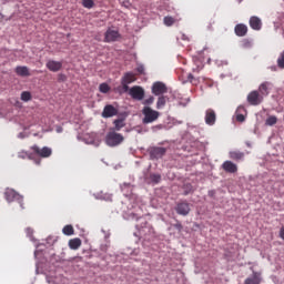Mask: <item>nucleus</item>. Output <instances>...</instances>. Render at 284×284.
<instances>
[{"mask_svg": "<svg viewBox=\"0 0 284 284\" xmlns=\"http://www.w3.org/2000/svg\"><path fill=\"white\" fill-rule=\"evenodd\" d=\"M142 123L143 125H150V123H154V121H159V116H161V112L150 108V106H144L142 109Z\"/></svg>", "mask_w": 284, "mask_h": 284, "instance_id": "f257e3e1", "label": "nucleus"}, {"mask_svg": "<svg viewBox=\"0 0 284 284\" xmlns=\"http://www.w3.org/2000/svg\"><path fill=\"white\" fill-rule=\"evenodd\" d=\"M124 138L121 133L109 132L105 138L106 145L110 148H116V145H121L123 143Z\"/></svg>", "mask_w": 284, "mask_h": 284, "instance_id": "f03ea898", "label": "nucleus"}, {"mask_svg": "<svg viewBox=\"0 0 284 284\" xmlns=\"http://www.w3.org/2000/svg\"><path fill=\"white\" fill-rule=\"evenodd\" d=\"M31 150L33 154H37V156H40L41 159H50L52 156V149L49 146L39 148V145L34 144L31 146Z\"/></svg>", "mask_w": 284, "mask_h": 284, "instance_id": "7ed1b4c3", "label": "nucleus"}, {"mask_svg": "<svg viewBox=\"0 0 284 284\" xmlns=\"http://www.w3.org/2000/svg\"><path fill=\"white\" fill-rule=\"evenodd\" d=\"M4 196L9 203H12V201H18V203H20V206L23 207V196L17 193V191L12 189H7L4 192Z\"/></svg>", "mask_w": 284, "mask_h": 284, "instance_id": "20e7f679", "label": "nucleus"}, {"mask_svg": "<svg viewBox=\"0 0 284 284\" xmlns=\"http://www.w3.org/2000/svg\"><path fill=\"white\" fill-rule=\"evenodd\" d=\"M129 94L135 101H143V99H145V90H143V87H139V85L132 87L129 90Z\"/></svg>", "mask_w": 284, "mask_h": 284, "instance_id": "39448f33", "label": "nucleus"}, {"mask_svg": "<svg viewBox=\"0 0 284 284\" xmlns=\"http://www.w3.org/2000/svg\"><path fill=\"white\" fill-rule=\"evenodd\" d=\"M151 91L155 97H161L163 94H168V85L158 81L153 83Z\"/></svg>", "mask_w": 284, "mask_h": 284, "instance_id": "423d86ee", "label": "nucleus"}, {"mask_svg": "<svg viewBox=\"0 0 284 284\" xmlns=\"http://www.w3.org/2000/svg\"><path fill=\"white\" fill-rule=\"evenodd\" d=\"M247 102L250 105H261L263 103V95L258 91H252L247 95Z\"/></svg>", "mask_w": 284, "mask_h": 284, "instance_id": "0eeeda50", "label": "nucleus"}, {"mask_svg": "<svg viewBox=\"0 0 284 284\" xmlns=\"http://www.w3.org/2000/svg\"><path fill=\"white\" fill-rule=\"evenodd\" d=\"M116 114H119V110L112 104H106L102 111L103 119H112V116H116Z\"/></svg>", "mask_w": 284, "mask_h": 284, "instance_id": "6e6552de", "label": "nucleus"}, {"mask_svg": "<svg viewBox=\"0 0 284 284\" xmlns=\"http://www.w3.org/2000/svg\"><path fill=\"white\" fill-rule=\"evenodd\" d=\"M222 170L227 172V174H236V172H239V166L234 162L227 160L223 162Z\"/></svg>", "mask_w": 284, "mask_h": 284, "instance_id": "1a4fd4ad", "label": "nucleus"}, {"mask_svg": "<svg viewBox=\"0 0 284 284\" xmlns=\"http://www.w3.org/2000/svg\"><path fill=\"white\" fill-rule=\"evenodd\" d=\"M175 212L181 216H187L190 214V203L180 202L175 207Z\"/></svg>", "mask_w": 284, "mask_h": 284, "instance_id": "9d476101", "label": "nucleus"}, {"mask_svg": "<svg viewBox=\"0 0 284 284\" xmlns=\"http://www.w3.org/2000/svg\"><path fill=\"white\" fill-rule=\"evenodd\" d=\"M119 37H121V34H119V31L108 29L105 32V36H104V41H105V43H112V42L116 41L119 39Z\"/></svg>", "mask_w": 284, "mask_h": 284, "instance_id": "9b49d317", "label": "nucleus"}, {"mask_svg": "<svg viewBox=\"0 0 284 284\" xmlns=\"http://www.w3.org/2000/svg\"><path fill=\"white\" fill-rule=\"evenodd\" d=\"M205 123L206 125H214L216 123V111L214 109H207L205 111Z\"/></svg>", "mask_w": 284, "mask_h": 284, "instance_id": "f8f14e48", "label": "nucleus"}, {"mask_svg": "<svg viewBox=\"0 0 284 284\" xmlns=\"http://www.w3.org/2000/svg\"><path fill=\"white\" fill-rule=\"evenodd\" d=\"M45 65L50 72H59L63 68V62L49 60Z\"/></svg>", "mask_w": 284, "mask_h": 284, "instance_id": "ddd939ff", "label": "nucleus"}, {"mask_svg": "<svg viewBox=\"0 0 284 284\" xmlns=\"http://www.w3.org/2000/svg\"><path fill=\"white\" fill-rule=\"evenodd\" d=\"M165 152H168V150L163 146L153 148L151 150V158L152 159H163V156H165Z\"/></svg>", "mask_w": 284, "mask_h": 284, "instance_id": "4468645a", "label": "nucleus"}, {"mask_svg": "<svg viewBox=\"0 0 284 284\" xmlns=\"http://www.w3.org/2000/svg\"><path fill=\"white\" fill-rule=\"evenodd\" d=\"M248 23L252 30H261L263 28V22L256 16L251 17Z\"/></svg>", "mask_w": 284, "mask_h": 284, "instance_id": "2eb2a0df", "label": "nucleus"}, {"mask_svg": "<svg viewBox=\"0 0 284 284\" xmlns=\"http://www.w3.org/2000/svg\"><path fill=\"white\" fill-rule=\"evenodd\" d=\"M261 273L253 272V275L244 281V284H261Z\"/></svg>", "mask_w": 284, "mask_h": 284, "instance_id": "dca6fc26", "label": "nucleus"}, {"mask_svg": "<svg viewBox=\"0 0 284 284\" xmlns=\"http://www.w3.org/2000/svg\"><path fill=\"white\" fill-rule=\"evenodd\" d=\"M236 37H245L247 34V27L244 23H239L234 28Z\"/></svg>", "mask_w": 284, "mask_h": 284, "instance_id": "f3484780", "label": "nucleus"}, {"mask_svg": "<svg viewBox=\"0 0 284 284\" xmlns=\"http://www.w3.org/2000/svg\"><path fill=\"white\" fill-rule=\"evenodd\" d=\"M230 159H232L233 161H243L245 153L241 152V151H231L229 153Z\"/></svg>", "mask_w": 284, "mask_h": 284, "instance_id": "a211bd4d", "label": "nucleus"}, {"mask_svg": "<svg viewBox=\"0 0 284 284\" xmlns=\"http://www.w3.org/2000/svg\"><path fill=\"white\" fill-rule=\"evenodd\" d=\"M16 74H18V77H30V69H28V67H17Z\"/></svg>", "mask_w": 284, "mask_h": 284, "instance_id": "6ab92c4d", "label": "nucleus"}, {"mask_svg": "<svg viewBox=\"0 0 284 284\" xmlns=\"http://www.w3.org/2000/svg\"><path fill=\"white\" fill-rule=\"evenodd\" d=\"M122 81H124V83H134V81H136V74L132 73V72H126L123 78Z\"/></svg>", "mask_w": 284, "mask_h": 284, "instance_id": "aec40b11", "label": "nucleus"}, {"mask_svg": "<svg viewBox=\"0 0 284 284\" xmlns=\"http://www.w3.org/2000/svg\"><path fill=\"white\" fill-rule=\"evenodd\" d=\"M166 103H168V97L160 95L158 98V102H156V110H163V108H165Z\"/></svg>", "mask_w": 284, "mask_h": 284, "instance_id": "412c9836", "label": "nucleus"}, {"mask_svg": "<svg viewBox=\"0 0 284 284\" xmlns=\"http://www.w3.org/2000/svg\"><path fill=\"white\" fill-rule=\"evenodd\" d=\"M81 246V239L75 237L69 241L70 250H79Z\"/></svg>", "mask_w": 284, "mask_h": 284, "instance_id": "4be33fe9", "label": "nucleus"}, {"mask_svg": "<svg viewBox=\"0 0 284 284\" xmlns=\"http://www.w3.org/2000/svg\"><path fill=\"white\" fill-rule=\"evenodd\" d=\"M113 124H114V130H116V132H119L121 129L125 128V122L123 121V119L114 120Z\"/></svg>", "mask_w": 284, "mask_h": 284, "instance_id": "5701e85b", "label": "nucleus"}, {"mask_svg": "<svg viewBox=\"0 0 284 284\" xmlns=\"http://www.w3.org/2000/svg\"><path fill=\"white\" fill-rule=\"evenodd\" d=\"M62 233L65 235V236H72L74 234V226L72 225H65L63 229H62Z\"/></svg>", "mask_w": 284, "mask_h": 284, "instance_id": "b1692460", "label": "nucleus"}, {"mask_svg": "<svg viewBox=\"0 0 284 284\" xmlns=\"http://www.w3.org/2000/svg\"><path fill=\"white\" fill-rule=\"evenodd\" d=\"M276 123H278V118H276V115H270L266 121H265V125H276Z\"/></svg>", "mask_w": 284, "mask_h": 284, "instance_id": "393cba45", "label": "nucleus"}, {"mask_svg": "<svg viewBox=\"0 0 284 284\" xmlns=\"http://www.w3.org/2000/svg\"><path fill=\"white\" fill-rule=\"evenodd\" d=\"M82 6L88 10H92L94 8V0H82Z\"/></svg>", "mask_w": 284, "mask_h": 284, "instance_id": "a878e982", "label": "nucleus"}, {"mask_svg": "<svg viewBox=\"0 0 284 284\" xmlns=\"http://www.w3.org/2000/svg\"><path fill=\"white\" fill-rule=\"evenodd\" d=\"M32 100V93H30L29 91H24L21 93V101H31Z\"/></svg>", "mask_w": 284, "mask_h": 284, "instance_id": "bb28decb", "label": "nucleus"}, {"mask_svg": "<svg viewBox=\"0 0 284 284\" xmlns=\"http://www.w3.org/2000/svg\"><path fill=\"white\" fill-rule=\"evenodd\" d=\"M164 24H166L168 27L170 26H174V23L176 22V20L173 17H164Z\"/></svg>", "mask_w": 284, "mask_h": 284, "instance_id": "cd10ccee", "label": "nucleus"}, {"mask_svg": "<svg viewBox=\"0 0 284 284\" xmlns=\"http://www.w3.org/2000/svg\"><path fill=\"white\" fill-rule=\"evenodd\" d=\"M99 90L102 94H108V92H110V85H108V83H101Z\"/></svg>", "mask_w": 284, "mask_h": 284, "instance_id": "c85d7f7f", "label": "nucleus"}, {"mask_svg": "<svg viewBox=\"0 0 284 284\" xmlns=\"http://www.w3.org/2000/svg\"><path fill=\"white\" fill-rule=\"evenodd\" d=\"M268 85H270L268 82H263V83L260 85V92H261V94H267Z\"/></svg>", "mask_w": 284, "mask_h": 284, "instance_id": "c756f323", "label": "nucleus"}, {"mask_svg": "<svg viewBox=\"0 0 284 284\" xmlns=\"http://www.w3.org/2000/svg\"><path fill=\"white\" fill-rule=\"evenodd\" d=\"M18 159H32V154L28 153V151H20L18 153Z\"/></svg>", "mask_w": 284, "mask_h": 284, "instance_id": "7c9ffc66", "label": "nucleus"}, {"mask_svg": "<svg viewBox=\"0 0 284 284\" xmlns=\"http://www.w3.org/2000/svg\"><path fill=\"white\" fill-rule=\"evenodd\" d=\"M277 67L281 68V70H284V51L280 54L277 59Z\"/></svg>", "mask_w": 284, "mask_h": 284, "instance_id": "2f4dec72", "label": "nucleus"}, {"mask_svg": "<svg viewBox=\"0 0 284 284\" xmlns=\"http://www.w3.org/2000/svg\"><path fill=\"white\" fill-rule=\"evenodd\" d=\"M150 181L152 183H161V175L160 174H151L150 175Z\"/></svg>", "mask_w": 284, "mask_h": 284, "instance_id": "473e14b6", "label": "nucleus"}, {"mask_svg": "<svg viewBox=\"0 0 284 284\" xmlns=\"http://www.w3.org/2000/svg\"><path fill=\"white\" fill-rule=\"evenodd\" d=\"M236 121L243 123V121H245V115L243 113H236Z\"/></svg>", "mask_w": 284, "mask_h": 284, "instance_id": "72a5a7b5", "label": "nucleus"}, {"mask_svg": "<svg viewBox=\"0 0 284 284\" xmlns=\"http://www.w3.org/2000/svg\"><path fill=\"white\" fill-rule=\"evenodd\" d=\"M154 103V97H150L149 99L144 100V105H152Z\"/></svg>", "mask_w": 284, "mask_h": 284, "instance_id": "f704fd0d", "label": "nucleus"}, {"mask_svg": "<svg viewBox=\"0 0 284 284\" xmlns=\"http://www.w3.org/2000/svg\"><path fill=\"white\" fill-rule=\"evenodd\" d=\"M121 83H122V88H123V90H124V92H128V91H130V83H128V82H124L123 80L121 81Z\"/></svg>", "mask_w": 284, "mask_h": 284, "instance_id": "c9c22d12", "label": "nucleus"}, {"mask_svg": "<svg viewBox=\"0 0 284 284\" xmlns=\"http://www.w3.org/2000/svg\"><path fill=\"white\" fill-rule=\"evenodd\" d=\"M243 43V48H251L252 47V42H250V40L245 39L242 41Z\"/></svg>", "mask_w": 284, "mask_h": 284, "instance_id": "e433bc0d", "label": "nucleus"}, {"mask_svg": "<svg viewBox=\"0 0 284 284\" xmlns=\"http://www.w3.org/2000/svg\"><path fill=\"white\" fill-rule=\"evenodd\" d=\"M136 72H139V74H144V73H145V67L139 65V67L136 68Z\"/></svg>", "mask_w": 284, "mask_h": 284, "instance_id": "4c0bfd02", "label": "nucleus"}, {"mask_svg": "<svg viewBox=\"0 0 284 284\" xmlns=\"http://www.w3.org/2000/svg\"><path fill=\"white\" fill-rule=\"evenodd\" d=\"M179 39H181L182 41H190V37H187L185 33H180Z\"/></svg>", "mask_w": 284, "mask_h": 284, "instance_id": "58836bf2", "label": "nucleus"}, {"mask_svg": "<svg viewBox=\"0 0 284 284\" xmlns=\"http://www.w3.org/2000/svg\"><path fill=\"white\" fill-rule=\"evenodd\" d=\"M243 113H245V106L240 105V106L237 108V110H236V114H243Z\"/></svg>", "mask_w": 284, "mask_h": 284, "instance_id": "ea45409f", "label": "nucleus"}, {"mask_svg": "<svg viewBox=\"0 0 284 284\" xmlns=\"http://www.w3.org/2000/svg\"><path fill=\"white\" fill-rule=\"evenodd\" d=\"M153 132H156L158 130H163V124H158L155 126H152Z\"/></svg>", "mask_w": 284, "mask_h": 284, "instance_id": "a19ab883", "label": "nucleus"}, {"mask_svg": "<svg viewBox=\"0 0 284 284\" xmlns=\"http://www.w3.org/2000/svg\"><path fill=\"white\" fill-rule=\"evenodd\" d=\"M174 227H175V230H179V231L183 230V225L180 222L174 224Z\"/></svg>", "mask_w": 284, "mask_h": 284, "instance_id": "79ce46f5", "label": "nucleus"}, {"mask_svg": "<svg viewBox=\"0 0 284 284\" xmlns=\"http://www.w3.org/2000/svg\"><path fill=\"white\" fill-rule=\"evenodd\" d=\"M194 79V75L192 74V73H190L189 75H187V81H190V83H192V80Z\"/></svg>", "mask_w": 284, "mask_h": 284, "instance_id": "37998d69", "label": "nucleus"}]
</instances>
